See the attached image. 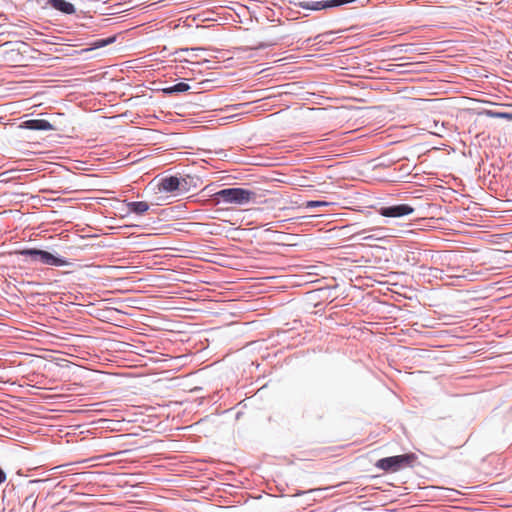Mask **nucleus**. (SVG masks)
Instances as JSON below:
<instances>
[{
  "mask_svg": "<svg viewBox=\"0 0 512 512\" xmlns=\"http://www.w3.org/2000/svg\"><path fill=\"white\" fill-rule=\"evenodd\" d=\"M255 193L243 188H225L214 194L217 203L225 202L230 204L243 205L248 203Z\"/></svg>",
  "mask_w": 512,
  "mask_h": 512,
  "instance_id": "obj_1",
  "label": "nucleus"
},
{
  "mask_svg": "<svg viewBox=\"0 0 512 512\" xmlns=\"http://www.w3.org/2000/svg\"><path fill=\"white\" fill-rule=\"evenodd\" d=\"M370 231H374L376 236H386L383 228H371Z\"/></svg>",
  "mask_w": 512,
  "mask_h": 512,
  "instance_id": "obj_14",
  "label": "nucleus"
},
{
  "mask_svg": "<svg viewBox=\"0 0 512 512\" xmlns=\"http://www.w3.org/2000/svg\"><path fill=\"white\" fill-rule=\"evenodd\" d=\"M159 190L164 192H174L180 188V179L176 176L162 178L159 182Z\"/></svg>",
  "mask_w": 512,
  "mask_h": 512,
  "instance_id": "obj_6",
  "label": "nucleus"
},
{
  "mask_svg": "<svg viewBox=\"0 0 512 512\" xmlns=\"http://www.w3.org/2000/svg\"><path fill=\"white\" fill-rule=\"evenodd\" d=\"M435 128H436V130H439V127H438L437 123H435Z\"/></svg>",
  "mask_w": 512,
  "mask_h": 512,
  "instance_id": "obj_17",
  "label": "nucleus"
},
{
  "mask_svg": "<svg viewBox=\"0 0 512 512\" xmlns=\"http://www.w3.org/2000/svg\"><path fill=\"white\" fill-rule=\"evenodd\" d=\"M47 5L67 15L75 12L74 5L66 0H47Z\"/></svg>",
  "mask_w": 512,
  "mask_h": 512,
  "instance_id": "obj_8",
  "label": "nucleus"
},
{
  "mask_svg": "<svg viewBox=\"0 0 512 512\" xmlns=\"http://www.w3.org/2000/svg\"><path fill=\"white\" fill-rule=\"evenodd\" d=\"M329 203L328 202H325V201H308L306 203V208L308 209H314V208H317V207H322V206H328Z\"/></svg>",
  "mask_w": 512,
  "mask_h": 512,
  "instance_id": "obj_12",
  "label": "nucleus"
},
{
  "mask_svg": "<svg viewBox=\"0 0 512 512\" xmlns=\"http://www.w3.org/2000/svg\"><path fill=\"white\" fill-rule=\"evenodd\" d=\"M23 127L30 130H42V131H49L53 130V125L44 119H31L27 120L23 123Z\"/></svg>",
  "mask_w": 512,
  "mask_h": 512,
  "instance_id": "obj_7",
  "label": "nucleus"
},
{
  "mask_svg": "<svg viewBox=\"0 0 512 512\" xmlns=\"http://www.w3.org/2000/svg\"><path fill=\"white\" fill-rule=\"evenodd\" d=\"M20 253L23 256L30 257L31 260L34 262H39V263H42L45 265L57 266V267L68 265V262L65 259L55 256L52 253L45 251V250L30 248V249H24Z\"/></svg>",
  "mask_w": 512,
  "mask_h": 512,
  "instance_id": "obj_3",
  "label": "nucleus"
},
{
  "mask_svg": "<svg viewBox=\"0 0 512 512\" xmlns=\"http://www.w3.org/2000/svg\"><path fill=\"white\" fill-rule=\"evenodd\" d=\"M379 214L384 217H402L414 212V208L407 204H398L393 206L381 207Z\"/></svg>",
  "mask_w": 512,
  "mask_h": 512,
  "instance_id": "obj_5",
  "label": "nucleus"
},
{
  "mask_svg": "<svg viewBox=\"0 0 512 512\" xmlns=\"http://www.w3.org/2000/svg\"><path fill=\"white\" fill-rule=\"evenodd\" d=\"M128 212L136 215H144L149 210V204L145 201L127 202Z\"/></svg>",
  "mask_w": 512,
  "mask_h": 512,
  "instance_id": "obj_9",
  "label": "nucleus"
},
{
  "mask_svg": "<svg viewBox=\"0 0 512 512\" xmlns=\"http://www.w3.org/2000/svg\"><path fill=\"white\" fill-rule=\"evenodd\" d=\"M6 480V474L5 472L0 468V484L5 482Z\"/></svg>",
  "mask_w": 512,
  "mask_h": 512,
  "instance_id": "obj_15",
  "label": "nucleus"
},
{
  "mask_svg": "<svg viewBox=\"0 0 512 512\" xmlns=\"http://www.w3.org/2000/svg\"><path fill=\"white\" fill-rule=\"evenodd\" d=\"M190 89V86L185 82H179L173 86L163 88L162 91L166 95H171L174 93H182L186 92Z\"/></svg>",
  "mask_w": 512,
  "mask_h": 512,
  "instance_id": "obj_10",
  "label": "nucleus"
},
{
  "mask_svg": "<svg viewBox=\"0 0 512 512\" xmlns=\"http://www.w3.org/2000/svg\"><path fill=\"white\" fill-rule=\"evenodd\" d=\"M416 460L413 453L385 457L377 460L375 467L385 472H398L399 470L411 467Z\"/></svg>",
  "mask_w": 512,
  "mask_h": 512,
  "instance_id": "obj_2",
  "label": "nucleus"
},
{
  "mask_svg": "<svg viewBox=\"0 0 512 512\" xmlns=\"http://www.w3.org/2000/svg\"><path fill=\"white\" fill-rule=\"evenodd\" d=\"M486 113H487V115H489L490 117H494V118H503V119L512 120V113H507V112H493V111H487Z\"/></svg>",
  "mask_w": 512,
  "mask_h": 512,
  "instance_id": "obj_11",
  "label": "nucleus"
},
{
  "mask_svg": "<svg viewBox=\"0 0 512 512\" xmlns=\"http://www.w3.org/2000/svg\"><path fill=\"white\" fill-rule=\"evenodd\" d=\"M434 133L440 135V132L438 130H436Z\"/></svg>",
  "mask_w": 512,
  "mask_h": 512,
  "instance_id": "obj_18",
  "label": "nucleus"
},
{
  "mask_svg": "<svg viewBox=\"0 0 512 512\" xmlns=\"http://www.w3.org/2000/svg\"><path fill=\"white\" fill-rule=\"evenodd\" d=\"M365 232H366V230H362V231L358 232L357 234L362 235V234H365Z\"/></svg>",
  "mask_w": 512,
  "mask_h": 512,
  "instance_id": "obj_16",
  "label": "nucleus"
},
{
  "mask_svg": "<svg viewBox=\"0 0 512 512\" xmlns=\"http://www.w3.org/2000/svg\"><path fill=\"white\" fill-rule=\"evenodd\" d=\"M385 238H386V236H376V234H370V235L363 236L362 239L364 241H380V240H383Z\"/></svg>",
  "mask_w": 512,
  "mask_h": 512,
  "instance_id": "obj_13",
  "label": "nucleus"
},
{
  "mask_svg": "<svg viewBox=\"0 0 512 512\" xmlns=\"http://www.w3.org/2000/svg\"><path fill=\"white\" fill-rule=\"evenodd\" d=\"M357 0H320V1H299L296 6L312 11H319L354 3Z\"/></svg>",
  "mask_w": 512,
  "mask_h": 512,
  "instance_id": "obj_4",
  "label": "nucleus"
}]
</instances>
